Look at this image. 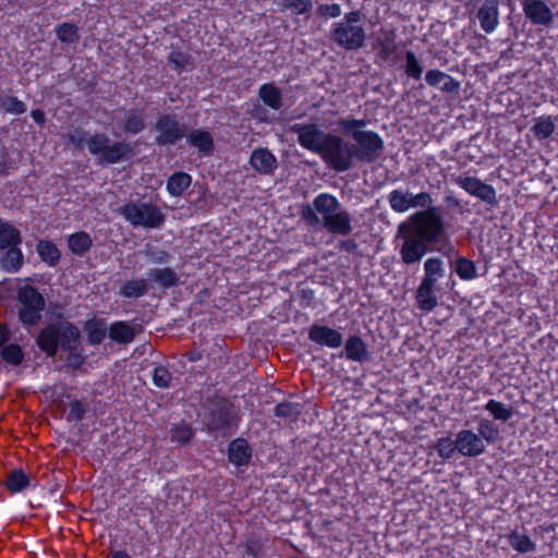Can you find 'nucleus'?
Segmentation results:
<instances>
[{
    "label": "nucleus",
    "mask_w": 558,
    "mask_h": 558,
    "mask_svg": "<svg viewBox=\"0 0 558 558\" xmlns=\"http://www.w3.org/2000/svg\"><path fill=\"white\" fill-rule=\"evenodd\" d=\"M289 131L298 135L301 147L318 155L329 169L339 173L351 170L355 161H377L385 148L383 137L373 130L355 132L351 137L354 143L338 134L323 131L316 123H294Z\"/></svg>",
    "instance_id": "nucleus-1"
},
{
    "label": "nucleus",
    "mask_w": 558,
    "mask_h": 558,
    "mask_svg": "<svg viewBox=\"0 0 558 558\" xmlns=\"http://www.w3.org/2000/svg\"><path fill=\"white\" fill-rule=\"evenodd\" d=\"M301 218L308 227L326 229L335 236H348L353 231L352 215L330 193H319L312 204L301 208Z\"/></svg>",
    "instance_id": "nucleus-2"
},
{
    "label": "nucleus",
    "mask_w": 558,
    "mask_h": 558,
    "mask_svg": "<svg viewBox=\"0 0 558 558\" xmlns=\"http://www.w3.org/2000/svg\"><path fill=\"white\" fill-rule=\"evenodd\" d=\"M81 332L71 322L62 324H46L36 337V344L48 356H56L59 349L68 352L66 365L73 372L80 369L85 363L83 350L78 348Z\"/></svg>",
    "instance_id": "nucleus-3"
},
{
    "label": "nucleus",
    "mask_w": 558,
    "mask_h": 558,
    "mask_svg": "<svg viewBox=\"0 0 558 558\" xmlns=\"http://www.w3.org/2000/svg\"><path fill=\"white\" fill-rule=\"evenodd\" d=\"M87 132L82 128H75L68 133L69 143L76 150H83L86 144L90 155L97 157L102 166L116 165L130 160L134 156V146L124 141L110 142L106 133H95L86 138Z\"/></svg>",
    "instance_id": "nucleus-4"
},
{
    "label": "nucleus",
    "mask_w": 558,
    "mask_h": 558,
    "mask_svg": "<svg viewBox=\"0 0 558 558\" xmlns=\"http://www.w3.org/2000/svg\"><path fill=\"white\" fill-rule=\"evenodd\" d=\"M17 319L24 328L37 326L46 310V299L37 287L31 283L19 284L15 291Z\"/></svg>",
    "instance_id": "nucleus-5"
},
{
    "label": "nucleus",
    "mask_w": 558,
    "mask_h": 558,
    "mask_svg": "<svg viewBox=\"0 0 558 558\" xmlns=\"http://www.w3.org/2000/svg\"><path fill=\"white\" fill-rule=\"evenodd\" d=\"M21 231L10 221L0 217V251H4L0 259L1 269L14 274L24 265Z\"/></svg>",
    "instance_id": "nucleus-6"
},
{
    "label": "nucleus",
    "mask_w": 558,
    "mask_h": 558,
    "mask_svg": "<svg viewBox=\"0 0 558 558\" xmlns=\"http://www.w3.org/2000/svg\"><path fill=\"white\" fill-rule=\"evenodd\" d=\"M400 226L429 245L438 242L444 233V221L435 207L413 214Z\"/></svg>",
    "instance_id": "nucleus-7"
},
{
    "label": "nucleus",
    "mask_w": 558,
    "mask_h": 558,
    "mask_svg": "<svg viewBox=\"0 0 558 558\" xmlns=\"http://www.w3.org/2000/svg\"><path fill=\"white\" fill-rule=\"evenodd\" d=\"M119 214L134 228L159 229L166 221L162 210L147 202H128L119 208Z\"/></svg>",
    "instance_id": "nucleus-8"
},
{
    "label": "nucleus",
    "mask_w": 558,
    "mask_h": 558,
    "mask_svg": "<svg viewBox=\"0 0 558 558\" xmlns=\"http://www.w3.org/2000/svg\"><path fill=\"white\" fill-rule=\"evenodd\" d=\"M329 38L345 51H356L365 46L367 36L363 25H349L337 21L331 24Z\"/></svg>",
    "instance_id": "nucleus-9"
},
{
    "label": "nucleus",
    "mask_w": 558,
    "mask_h": 558,
    "mask_svg": "<svg viewBox=\"0 0 558 558\" xmlns=\"http://www.w3.org/2000/svg\"><path fill=\"white\" fill-rule=\"evenodd\" d=\"M234 405L225 397L217 398L210 403L205 413V425L209 433L223 432L232 425Z\"/></svg>",
    "instance_id": "nucleus-10"
},
{
    "label": "nucleus",
    "mask_w": 558,
    "mask_h": 558,
    "mask_svg": "<svg viewBox=\"0 0 558 558\" xmlns=\"http://www.w3.org/2000/svg\"><path fill=\"white\" fill-rule=\"evenodd\" d=\"M157 135L155 143L160 146H174L185 137V125L175 114L165 113L157 118L155 123Z\"/></svg>",
    "instance_id": "nucleus-11"
},
{
    "label": "nucleus",
    "mask_w": 558,
    "mask_h": 558,
    "mask_svg": "<svg viewBox=\"0 0 558 558\" xmlns=\"http://www.w3.org/2000/svg\"><path fill=\"white\" fill-rule=\"evenodd\" d=\"M398 234L402 239L399 255L403 264L412 265L422 260L429 252V244L399 226Z\"/></svg>",
    "instance_id": "nucleus-12"
},
{
    "label": "nucleus",
    "mask_w": 558,
    "mask_h": 558,
    "mask_svg": "<svg viewBox=\"0 0 558 558\" xmlns=\"http://www.w3.org/2000/svg\"><path fill=\"white\" fill-rule=\"evenodd\" d=\"M454 183L469 195L478 198L487 205L497 204V194L493 185L485 183L477 177L461 174L453 179Z\"/></svg>",
    "instance_id": "nucleus-13"
},
{
    "label": "nucleus",
    "mask_w": 558,
    "mask_h": 558,
    "mask_svg": "<svg viewBox=\"0 0 558 558\" xmlns=\"http://www.w3.org/2000/svg\"><path fill=\"white\" fill-rule=\"evenodd\" d=\"M521 7L533 25L548 27L554 22V12L544 0H522Z\"/></svg>",
    "instance_id": "nucleus-14"
},
{
    "label": "nucleus",
    "mask_w": 558,
    "mask_h": 558,
    "mask_svg": "<svg viewBox=\"0 0 558 558\" xmlns=\"http://www.w3.org/2000/svg\"><path fill=\"white\" fill-rule=\"evenodd\" d=\"M308 339L322 347L337 349L341 347L343 338L340 331L329 326L314 324L308 329Z\"/></svg>",
    "instance_id": "nucleus-15"
},
{
    "label": "nucleus",
    "mask_w": 558,
    "mask_h": 558,
    "mask_svg": "<svg viewBox=\"0 0 558 558\" xmlns=\"http://www.w3.org/2000/svg\"><path fill=\"white\" fill-rule=\"evenodd\" d=\"M458 452L463 457H478L485 451L482 438L471 429H461L456 435Z\"/></svg>",
    "instance_id": "nucleus-16"
},
{
    "label": "nucleus",
    "mask_w": 558,
    "mask_h": 558,
    "mask_svg": "<svg viewBox=\"0 0 558 558\" xmlns=\"http://www.w3.org/2000/svg\"><path fill=\"white\" fill-rule=\"evenodd\" d=\"M425 82L429 87L437 88L446 94H456L461 87L457 78L438 69L427 70L425 73Z\"/></svg>",
    "instance_id": "nucleus-17"
},
{
    "label": "nucleus",
    "mask_w": 558,
    "mask_h": 558,
    "mask_svg": "<svg viewBox=\"0 0 558 558\" xmlns=\"http://www.w3.org/2000/svg\"><path fill=\"white\" fill-rule=\"evenodd\" d=\"M250 165L259 174L269 175L277 169L278 161L268 148L257 147L251 153Z\"/></svg>",
    "instance_id": "nucleus-18"
},
{
    "label": "nucleus",
    "mask_w": 558,
    "mask_h": 558,
    "mask_svg": "<svg viewBox=\"0 0 558 558\" xmlns=\"http://www.w3.org/2000/svg\"><path fill=\"white\" fill-rule=\"evenodd\" d=\"M476 17L486 34L494 33L499 25V3L497 0H484Z\"/></svg>",
    "instance_id": "nucleus-19"
},
{
    "label": "nucleus",
    "mask_w": 558,
    "mask_h": 558,
    "mask_svg": "<svg viewBox=\"0 0 558 558\" xmlns=\"http://www.w3.org/2000/svg\"><path fill=\"white\" fill-rule=\"evenodd\" d=\"M252 447L245 438L238 437L228 444V460L236 468L248 465L252 460Z\"/></svg>",
    "instance_id": "nucleus-20"
},
{
    "label": "nucleus",
    "mask_w": 558,
    "mask_h": 558,
    "mask_svg": "<svg viewBox=\"0 0 558 558\" xmlns=\"http://www.w3.org/2000/svg\"><path fill=\"white\" fill-rule=\"evenodd\" d=\"M119 126L126 135H137L146 129V116L142 110L131 108L125 111Z\"/></svg>",
    "instance_id": "nucleus-21"
},
{
    "label": "nucleus",
    "mask_w": 558,
    "mask_h": 558,
    "mask_svg": "<svg viewBox=\"0 0 558 558\" xmlns=\"http://www.w3.org/2000/svg\"><path fill=\"white\" fill-rule=\"evenodd\" d=\"M11 495H17L24 493L32 485V478L22 468L12 469L8 472L5 481L2 483Z\"/></svg>",
    "instance_id": "nucleus-22"
},
{
    "label": "nucleus",
    "mask_w": 558,
    "mask_h": 558,
    "mask_svg": "<svg viewBox=\"0 0 558 558\" xmlns=\"http://www.w3.org/2000/svg\"><path fill=\"white\" fill-rule=\"evenodd\" d=\"M190 146L196 148L203 156H211L215 149L211 134L203 129L192 130L186 136Z\"/></svg>",
    "instance_id": "nucleus-23"
},
{
    "label": "nucleus",
    "mask_w": 558,
    "mask_h": 558,
    "mask_svg": "<svg viewBox=\"0 0 558 558\" xmlns=\"http://www.w3.org/2000/svg\"><path fill=\"white\" fill-rule=\"evenodd\" d=\"M344 355L348 361L365 362L369 359L367 344L357 335H351L344 343Z\"/></svg>",
    "instance_id": "nucleus-24"
},
{
    "label": "nucleus",
    "mask_w": 558,
    "mask_h": 558,
    "mask_svg": "<svg viewBox=\"0 0 558 558\" xmlns=\"http://www.w3.org/2000/svg\"><path fill=\"white\" fill-rule=\"evenodd\" d=\"M147 278L150 282L157 283L165 290L177 287L180 283L179 275L170 267L151 268L147 271Z\"/></svg>",
    "instance_id": "nucleus-25"
},
{
    "label": "nucleus",
    "mask_w": 558,
    "mask_h": 558,
    "mask_svg": "<svg viewBox=\"0 0 558 558\" xmlns=\"http://www.w3.org/2000/svg\"><path fill=\"white\" fill-rule=\"evenodd\" d=\"M445 272L444 260L440 257H429L424 263V277L420 283L437 288V282Z\"/></svg>",
    "instance_id": "nucleus-26"
},
{
    "label": "nucleus",
    "mask_w": 558,
    "mask_h": 558,
    "mask_svg": "<svg viewBox=\"0 0 558 558\" xmlns=\"http://www.w3.org/2000/svg\"><path fill=\"white\" fill-rule=\"evenodd\" d=\"M84 331L87 335V342L89 345L100 344L108 332L105 318H89L84 324Z\"/></svg>",
    "instance_id": "nucleus-27"
},
{
    "label": "nucleus",
    "mask_w": 558,
    "mask_h": 558,
    "mask_svg": "<svg viewBox=\"0 0 558 558\" xmlns=\"http://www.w3.org/2000/svg\"><path fill=\"white\" fill-rule=\"evenodd\" d=\"M257 96L266 107L272 110H279L282 107V93L275 83L262 84Z\"/></svg>",
    "instance_id": "nucleus-28"
},
{
    "label": "nucleus",
    "mask_w": 558,
    "mask_h": 558,
    "mask_svg": "<svg viewBox=\"0 0 558 558\" xmlns=\"http://www.w3.org/2000/svg\"><path fill=\"white\" fill-rule=\"evenodd\" d=\"M192 184V175L184 171H175L169 175L166 190L172 197L182 196Z\"/></svg>",
    "instance_id": "nucleus-29"
},
{
    "label": "nucleus",
    "mask_w": 558,
    "mask_h": 558,
    "mask_svg": "<svg viewBox=\"0 0 558 558\" xmlns=\"http://www.w3.org/2000/svg\"><path fill=\"white\" fill-rule=\"evenodd\" d=\"M436 289L430 286L420 283L415 291L416 306L424 312H432L438 304Z\"/></svg>",
    "instance_id": "nucleus-30"
},
{
    "label": "nucleus",
    "mask_w": 558,
    "mask_h": 558,
    "mask_svg": "<svg viewBox=\"0 0 558 558\" xmlns=\"http://www.w3.org/2000/svg\"><path fill=\"white\" fill-rule=\"evenodd\" d=\"M108 336L119 344H128L134 340L135 331L128 322L119 320L109 326Z\"/></svg>",
    "instance_id": "nucleus-31"
},
{
    "label": "nucleus",
    "mask_w": 558,
    "mask_h": 558,
    "mask_svg": "<svg viewBox=\"0 0 558 558\" xmlns=\"http://www.w3.org/2000/svg\"><path fill=\"white\" fill-rule=\"evenodd\" d=\"M93 246V239L86 231H76L68 236V247L73 255L84 256Z\"/></svg>",
    "instance_id": "nucleus-32"
},
{
    "label": "nucleus",
    "mask_w": 558,
    "mask_h": 558,
    "mask_svg": "<svg viewBox=\"0 0 558 558\" xmlns=\"http://www.w3.org/2000/svg\"><path fill=\"white\" fill-rule=\"evenodd\" d=\"M37 254L40 260L49 267H56L61 258V252L50 240H39L36 245Z\"/></svg>",
    "instance_id": "nucleus-33"
},
{
    "label": "nucleus",
    "mask_w": 558,
    "mask_h": 558,
    "mask_svg": "<svg viewBox=\"0 0 558 558\" xmlns=\"http://www.w3.org/2000/svg\"><path fill=\"white\" fill-rule=\"evenodd\" d=\"M168 62L178 74L193 69L192 56L189 52L183 51L178 46H171V50L168 56Z\"/></svg>",
    "instance_id": "nucleus-34"
},
{
    "label": "nucleus",
    "mask_w": 558,
    "mask_h": 558,
    "mask_svg": "<svg viewBox=\"0 0 558 558\" xmlns=\"http://www.w3.org/2000/svg\"><path fill=\"white\" fill-rule=\"evenodd\" d=\"M376 56L381 61H389L396 53L398 45L396 41V33L389 31L385 33L383 37H378L376 40Z\"/></svg>",
    "instance_id": "nucleus-35"
},
{
    "label": "nucleus",
    "mask_w": 558,
    "mask_h": 558,
    "mask_svg": "<svg viewBox=\"0 0 558 558\" xmlns=\"http://www.w3.org/2000/svg\"><path fill=\"white\" fill-rule=\"evenodd\" d=\"M507 539L511 548L519 554H529L536 549L535 542L527 534L521 533L518 530H512L507 535Z\"/></svg>",
    "instance_id": "nucleus-36"
},
{
    "label": "nucleus",
    "mask_w": 558,
    "mask_h": 558,
    "mask_svg": "<svg viewBox=\"0 0 558 558\" xmlns=\"http://www.w3.org/2000/svg\"><path fill=\"white\" fill-rule=\"evenodd\" d=\"M147 292L148 284L144 278L126 280L121 284L119 289V294L126 299H137L146 295Z\"/></svg>",
    "instance_id": "nucleus-37"
},
{
    "label": "nucleus",
    "mask_w": 558,
    "mask_h": 558,
    "mask_svg": "<svg viewBox=\"0 0 558 558\" xmlns=\"http://www.w3.org/2000/svg\"><path fill=\"white\" fill-rule=\"evenodd\" d=\"M403 73L413 81H421L424 68L416 53L413 50H405L404 64L401 66Z\"/></svg>",
    "instance_id": "nucleus-38"
},
{
    "label": "nucleus",
    "mask_w": 558,
    "mask_h": 558,
    "mask_svg": "<svg viewBox=\"0 0 558 558\" xmlns=\"http://www.w3.org/2000/svg\"><path fill=\"white\" fill-rule=\"evenodd\" d=\"M24 359V350L19 343H9L0 349V362L5 365L20 366Z\"/></svg>",
    "instance_id": "nucleus-39"
},
{
    "label": "nucleus",
    "mask_w": 558,
    "mask_h": 558,
    "mask_svg": "<svg viewBox=\"0 0 558 558\" xmlns=\"http://www.w3.org/2000/svg\"><path fill=\"white\" fill-rule=\"evenodd\" d=\"M195 436V430L184 422L173 424L170 428V440L179 446L189 444Z\"/></svg>",
    "instance_id": "nucleus-40"
},
{
    "label": "nucleus",
    "mask_w": 558,
    "mask_h": 558,
    "mask_svg": "<svg viewBox=\"0 0 558 558\" xmlns=\"http://www.w3.org/2000/svg\"><path fill=\"white\" fill-rule=\"evenodd\" d=\"M388 203L395 213H405L412 205L410 202V193L401 189H395L389 193Z\"/></svg>",
    "instance_id": "nucleus-41"
},
{
    "label": "nucleus",
    "mask_w": 558,
    "mask_h": 558,
    "mask_svg": "<svg viewBox=\"0 0 558 558\" xmlns=\"http://www.w3.org/2000/svg\"><path fill=\"white\" fill-rule=\"evenodd\" d=\"M484 409L487 412H489V414L496 421L507 422L513 415V410L511 405H506L502 402L497 401L495 399H489L484 405Z\"/></svg>",
    "instance_id": "nucleus-42"
},
{
    "label": "nucleus",
    "mask_w": 558,
    "mask_h": 558,
    "mask_svg": "<svg viewBox=\"0 0 558 558\" xmlns=\"http://www.w3.org/2000/svg\"><path fill=\"white\" fill-rule=\"evenodd\" d=\"M454 270L458 277L464 281H471L478 277L475 263L463 256L456 259Z\"/></svg>",
    "instance_id": "nucleus-43"
},
{
    "label": "nucleus",
    "mask_w": 558,
    "mask_h": 558,
    "mask_svg": "<svg viewBox=\"0 0 558 558\" xmlns=\"http://www.w3.org/2000/svg\"><path fill=\"white\" fill-rule=\"evenodd\" d=\"M534 136L539 140H546L555 132V123L550 116H541L536 119L535 124L532 126Z\"/></svg>",
    "instance_id": "nucleus-44"
},
{
    "label": "nucleus",
    "mask_w": 558,
    "mask_h": 558,
    "mask_svg": "<svg viewBox=\"0 0 558 558\" xmlns=\"http://www.w3.org/2000/svg\"><path fill=\"white\" fill-rule=\"evenodd\" d=\"M274 415L280 418L295 421L301 415V404L290 401L279 402L274 409Z\"/></svg>",
    "instance_id": "nucleus-45"
},
{
    "label": "nucleus",
    "mask_w": 558,
    "mask_h": 558,
    "mask_svg": "<svg viewBox=\"0 0 558 558\" xmlns=\"http://www.w3.org/2000/svg\"><path fill=\"white\" fill-rule=\"evenodd\" d=\"M57 38L64 44H74L80 39L78 27L70 22H63L56 27Z\"/></svg>",
    "instance_id": "nucleus-46"
},
{
    "label": "nucleus",
    "mask_w": 558,
    "mask_h": 558,
    "mask_svg": "<svg viewBox=\"0 0 558 558\" xmlns=\"http://www.w3.org/2000/svg\"><path fill=\"white\" fill-rule=\"evenodd\" d=\"M0 108L11 114L20 116L26 112L27 106L24 101L12 95L0 97Z\"/></svg>",
    "instance_id": "nucleus-47"
},
{
    "label": "nucleus",
    "mask_w": 558,
    "mask_h": 558,
    "mask_svg": "<svg viewBox=\"0 0 558 558\" xmlns=\"http://www.w3.org/2000/svg\"><path fill=\"white\" fill-rule=\"evenodd\" d=\"M366 125L367 121L364 119L348 118L338 121L339 129L349 137H353L355 132H367V130H364Z\"/></svg>",
    "instance_id": "nucleus-48"
},
{
    "label": "nucleus",
    "mask_w": 558,
    "mask_h": 558,
    "mask_svg": "<svg viewBox=\"0 0 558 558\" xmlns=\"http://www.w3.org/2000/svg\"><path fill=\"white\" fill-rule=\"evenodd\" d=\"M153 384L159 389H168L171 386L172 374L168 367L156 365L151 374Z\"/></svg>",
    "instance_id": "nucleus-49"
},
{
    "label": "nucleus",
    "mask_w": 558,
    "mask_h": 558,
    "mask_svg": "<svg viewBox=\"0 0 558 558\" xmlns=\"http://www.w3.org/2000/svg\"><path fill=\"white\" fill-rule=\"evenodd\" d=\"M435 448L441 459L449 460L458 451L457 438L453 440L450 437H441L437 440Z\"/></svg>",
    "instance_id": "nucleus-50"
},
{
    "label": "nucleus",
    "mask_w": 558,
    "mask_h": 558,
    "mask_svg": "<svg viewBox=\"0 0 558 558\" xmlns=\"http://www.w3.org/2000/svg\"><path fill=\"white\" fill-rule=\"evenodd\" d=\"M478 436L482 440H486L488 444H494L497 438L499 430L497 426L489 420L483 418L477 424Z\"/></svg>",
    "instance_id": "nucleus-51"
},
{
    "label": "nucleus",
    "mask_w": 558,
    "mask_h": 558,
    "mask_svg": "<svg viewBox=\"0 0 558 558\" xmlns=\"http://www.w3.org/2000/svg\"><path fill=\"white\" fill-rule=\"evenodd\" d=\"M282 5L296 15L307 14L313 9L312 0H282Z\"/></svg>",
    "instance_id": "nucleus-52"
},
{
    "label": "nucleus",
    "mask_w": 558,
    "mask_h": 558,
    "mask_svg": "<svg viewBox=\"0 0 558 558\" xmlns=\"http://www.w3.org/2000/svg\"><path fill=\"white\" fill-rule=\"evenodd\" d=\"M87 412L86 405L77 400L73 399L70 401L69 411L66 413L68 422H81Z\"/></svg>",
    "instance_id": "nucleus-53"
},
{
    "label": "nucleus",
    "mask_w": 558,
    "mask_h": 558,
    "mask_svg": "<svg viewBox=\"0 0 558 558\" xmlns=\"http://www.w3.org/2000/svg\"><path fill=\"white\" fill-rule=\"evenodd\" d=\"M317 15L324 19H337L342 14V9L339 3H324L318 5Z\"/></svg>",
    "instance_id": "nucleus-54"
},
{
    "label": "nucleus",
    "mask_w": 558,
    "mask_h": 558,
    "mask_svg": "<svg viewBox=\"0 0 558 558\" xmlns=\"http://www.w3.org/2000/svg\"><path fill=\"white\" fill-rule=\"evenodd\" d=\"M245 555L250 558H264L263 557V544L257 538H248L244 546Z\"/></svg>",
    "instance_id": "nucleus-55"
},
{
    "label": "nucleus",
    "mask_w": 558,
    "mask_h": 558,
    "mask_svg": "<svg viewBox=\"0 0 558 558\" xmlns=\"http://www.w3.org/2000/svg\"><path fill=\"white\" fill-rule=\"evenodd\" d=\"M410 202H411V208L415 207H423V208H430L433 198L428 192H420L416 195L410 194Z\"/></svg>",
    "instance_id": "nucleus-56"
},
{
    "label": "nucleus",
    "mask_w": 558,
    "mask_h": 558,
    "mask_svg": "<svg viewBox=\"0 0 558 558\" xmlns=\"http://www.w3.org/2000/svg\"><path fill=\"white\" fill-rule=\"evenodd\" d=\"M16 169L17 166L15 161H13L7 153L0 156V177H8Z\"/></svg>",
    "instance_id": "nucleus-57"
},
{
    "label": "nucleus",
    "mask_w": 558,
    "mask_h": 558,
    "mask_svg": "<svg viewBox=\"0 0 558 558\" xmlns=\"http://www.w3.org/2000/svg\"><path fill=\"white\" fill-rule=\"evenodd\" d=\"M362 17L363 14L361 10H353L350 12H347L343 17L340 20V22H343L344 24L349 25H362Z\"/></svg>",
    "instance_id": "nucleus-58"
},
{
    "label": "nucleus",
    "mask_w": 558,
    "mask_h": 558,
    "mask_svg": "<svg viewBox=\"0 0 558 558\" xmlns=\"http://www.w3.org/2000/svg\"><path fill=\"white\" fill-rule=\"evenodd\" d=\"M337 247L340 251L347 252L349 254H353L356 252L359 244L354 239H344V240H339Z\"/></svg>",
    "instance_id": "nucleus-59"
},
{
    "label": "nucleus",
    "mask_w": 558,
    "mask_h": 558,
    "mask_svg": "<svg viewBox=\"0 0 558 558\" xmlns=\"http://www.w3.org/2000/svg\"><path fill=\"white\" fill-rule=\"evenodd\" d=\"M62 311H63V306L60 303H54L51 305V317L56 318L58 320L57 324H62L64 322H69L68 319H65ZM51 323L54 324L53 322H51Z\"/></svg>",
    "instance_id": "nucleus-60"
},
{
    "label": "nucleus",
    "mask_w": 558,
    "mask_h": 558,
    "mask_svg": "<svg viewBox=\"0 0 558 558\" xmlns=\"http://www.w3.org/2000/svg\"><path fill=\"white\" fill-rule=\"evenodd\" d=\"M11 329L7 324H0V349L9 344L8 341L11 339Z\"/></svg>",
    "instance_id": "nucleus-61"
},
{
    "label": "nucleus",
    "mask_w": 558,
    "mask_h": 558,
    "mask_svg": "<svg viewBox=\"0 0 558 558\" xmlns=\"http://www.w3.org/2000/svg\"><path fill=\"white\" fill-rule=\"evenodd\" d=\"M31 117L34 120V122L39 125L44 126L46 123V114L43 109H33L31 111Z\"/></svg>",
    "instance_id": "nucleus-62"
},
{
    "label": "nucleus",
    "mask_w": 558,
    "mask_h": 558,
    "mask_svg": "<svg viewBox=\"0 0 558 558\" xmlns=\"http://www.w3.org/2000/svg\"><path fill=\"white\" fill-rule=\"evenodd\" d=\"M109 558H132V557L126 550L119 549V550L112 551L110 554Z\"/></svg>",
    "instance_id": "nucleus-63"
},
{
    "label": "nucleus",
    "mask_w": 558,
    "mask_h": 558,
    "mask_svg": "<svg viewBox=\"0 0 558 558\" xmlns=\"http://www.w3.org/2000/svg\"><path fill=\"white\" fill-rule=\"evenodd\" d=\"M168 258H169L168 253L160 251L158 253V256L154 258V263L163 264V263L168 262Z\"/></svg>",
    "instance_id": "nucleus-64"
}]
</instances>
